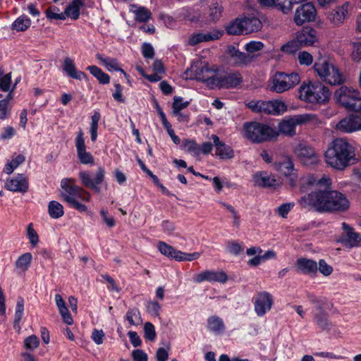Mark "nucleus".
Listing matches in <instances>:
<instances>
[{
  "label": "nucleus",
  "mask_w": 361,
  "mask_h": 361,
  "mask_svg": "<svg viewBox=\"0 0 361 361\" xmlns=\"http://www.w3.org/2000/svg\"><path fill=\"white\" fill-rule=\"evenodd\" d=\"M331 185V179L324 175L318 178L314 174L303 177L301 180V189L306 191L310 187L324 186V190L313 191L302 197L299 201L300 205L305 208L312 207L318 212H345L350 207L349 200L345 195L337 191L329 190Z\"/></svg>",
  "instance_id": "nucleus-1"
},
{
  "label": "nucleus",
  "mask_w": 361,
  "mask_h": 361,
  "mask_svg": "<svg viewBox=\"0 0 361 361\" xmlns=\"http://www.w3.org/2000/svg\"><path fill=\"white\" fill-rule=\"evenodd\" d=\"M324 157L328 166L338 171L356 162L354 147L343 138L335 139L326 151Z\"/></svg>",
  "instance_id": "nucleus-2"
},
{
  "label": "nucleus",
  "mask_w": 361,
  "mask_h": 361,
  "mask_svg": "<svg viewBox=\"0 0 361 361\" xmlns=\"http://www.w3.org/2000/svg\"><path fill=\"white\" fill-rule=\"evenodd\" d=\"M329 90L321 82H303L299 88L300 99L312 103L322 104L328 101Z\"/></svg>",
  "instance_id": "nucleus-3"
},
{
  "label": "nucleus",
  "mask_w": 361,
  "mask_h": 361,
  "mask_svg": "<svg viewBox=\"0 0 361 361\" xmlns=\"http://www.w3.org/2000/svg\"><path fill=\"white\" fill-rule=\"evenodd\" d=\"M243 127L245 137L255 143L267 142L279 135L271 126L259 122L245 123Z\"/></svg>",
  "instance_id": "nucleus-4"
},
{
  "label": "nucleus",
  "mask_w": 361,
  "mask_h": 361,
  "mask_svg": "<svg viewBox=\"0 0 361 361\" xmlns=\"http://www.w3.org/2000/svg\"><path fill=\"white\" fill-rule=\"evenodd\" d=\"M314 69L323 81L331 85H341L345 82L343 73L340 72L336 66L327 60L315 63Z\"/></svg>",
  "instance_id": "nucleus-5"
},
{
  "label": "nucleus",
  "mask_w": 361,
  "mask_h": 361,
  "mask_svg": "<svg viewBox=\"0 0 361 361\" xmlns=\"http://www.w3.org/2000/svg\"><path fill=\"white\" fill-rule=\"evenodd\" d=\"M300 77L297 73L290 74L276 72L269 80V90L271 92L281 94L285 92L299 84Z\"/></svg>",
  "instance_id": "nucleus-6"
},
{
  "label": "nucleus",
  "mask_w": 361,
  "mask_h": 361,
  "mask_svg": "<svg viewBox=\"0 0 361 361\" xmlns=\"http://www.w3.org/2000/svg\"><path fill=\"white\" fill-rule=\"evenodd\" d=\"M335 98L337 102L348 110H361V96L355 89L341 86L335 92Z\"/></svg>",
  "instance_id": "nucleus-7"
},
{
  "label": "nucleus",
  "mask_w": 361,
  "mask_h": 361,
  "mask_svg": "<svg viewBox=\"0 0 361 361\" xmlns=\"http://www.w3.org/2000/svg\"><path fill=\"white\" fill-rule=\"evenodd\" d=\"M315 118L316 116L312 114L295 115L280 122L278 128L279 131L286 135L292 136L295 134L296 126L309 123Z\"/></svg>",
  "instance_id": "nucleus-8"
},
{
  "label": "nucleus",
  "mask_w": 361,
  "mask_h": 361,
  "mask_svg": "<svg viewBox=\"0 0 361 361\" xmlns=\"http://www.w3.org/2000/svg\"><path fill=\"white\" fill-rule=\"evenodd\" d=\"M61 187L63 190L61 195L63 200L68 203L71 207L80 212L87 211V207L75 199V195L79 186L75 184L74 179L63 178L61 180Z\"/></svg>",
  "instance_id": "nucleus-9"
},
{
  "label": "nucleus",
  "mask_w": 361,
  "mask_h": 361,
  "mask_svg": "<svg viewBox=\"0 0 361 361\" xmlns=\"http://www.w3.org/2000/svg\"><path fill=\"white\" fill-rule=\"evenodd\" d=\"M191 76L197 80L205 82L210 88L214 89V82L216 74L207 64L197 62L192 64L189 70Z\"/></svg>",
  "instance_id": "nucleus-10"
},
{
  "label": "nucleus",
  "mask_w": 361,
  "mask_h": 361,
  "mask_svg": "<svg viewBox=\"0 0 361 361\" xmlns=\"http://www.w3.org/2000/svg\"><path fill=\"white\" fill-rule=\"evenodd\" d=\"M106 171L103 167H99L94 176L91 174L90 171H82L79 172V178L81 180L82 184L95 192H100L99 185L102 183L105 178Z\"/></svg>",
  "instance_id": "nucleus-11"
},
{
  "label": "nucleus",
  "mask_w": 361,
  "mask_h": 361,
  "mask_svg": "<svg viewBox=\"0 0 361 361\" xmlns=\"http://www.w3.org/2000/svg\"><path fill=\"white\" fill-rule=\"evenodd\" d=\"M294 154L303 164L307 166L314 165L319 161L314 149L304 142L298 143L295 147Z\"/></svg>",
  "instance_id": "nucleus-12"
},
{
  "label": "nucleus",
  "mask_w": 361,
  "mask_h": 361,
  "mask_svg": "<svg viewBox=\"0 0 361 361\" xmlns=\"http://www.w3.org/2000/svg\"><path fill=\"white\" fill-rule=\"evenodd\" d=\"M75 145L79 161L82 164H93L94 159L92 154L87 151L84 133L81 129H80L76 133Z\"/></svg>",
  "instance_id": "nucleus-13"
},
{
  "label": "nucleus",
  "mask_w": 361,
  "mask_h": 361,
  "mask_svg": "<svg viewBox=\"0 0 361 361\" xmlns=\"http://www.w3.org/2000/svg\"><path fill=\"white\" fill-rule=\"evenodd\" d=\"M317 11L312 3H306L300 6L295 12L293 20L297 25L315 20Z\"/></svg>",
  "instance_id": "nucleus-14"
},
{
  "label": "nucleus",
  "mask_w": 361,
  "mask_h": 361,
  "mask_svg": "<svg viewBox=\"0 0 361 361\" xmlns=\"http://www.w3.org/2000/svg\"><path fill=\"white\" fill-rule=\"evenodd\" d=\"M243 81V77L238 72L229 73L215 77L214 88H233L240 85Z\"/></svg>",
  "instance_id": "nucleus-15"
},
{
  "label": "nucleus",
  "mask_w": 361,
  "mask_h": 361,
  "mask_svg": "<svg viewBox=\"0 0 361 361\" xmlns=\"http://www.w3.org/2000/svg\"><path fill=\"white\" fill-rule=\"evenodd\" d=\"M342 228L344 231L341 236L340 242L348 247H358L361 245V235L355 232L354 229L346 223L342 224Z\"/></svg>",
  "instance_id": "nucleus-16"
},
{
  "label": "nucleus",
  "mask_w": 361,
  "mask_h": 361,
  "mask_svg": "<svg viewBox=\"0 0 361 361\" xmlns=\"http://www.w3.org/2000/svg\"><path fill=\"white\" fill-rule=\"evenodd\" d=\"M275 167L281 174L286 176L291 186L295 185L297 174L292 159L289 157H284L283 161L275 163Z\"/></svg>",
  "instance_id": "nucleus-17"
},
{
  "label": "nucleus",
  "mask_w": 361,
  "mask_h": 361,
  "mask_svg": "<svg viewBox=\"0 0 361 361\" xmlns=\"http://www.w3.org/2000/svg\"><path fill=\"white\" fill-rule=\"evenodd\" d=\"M273 305L272 295L267 292H259L255 297V310L258 315H264L269 311Z\"/></svg>",
  "instance_id": "nucleus-18"
},
{
  "label": "nucleus",
  "mask_w": 361,
  "mask_h": 361,
  "mask_svg": "<svg viewBox=\"0 0 361 361\" xmlns=\"http://www.w3.org/2000/svg\"><path fill=\"white\" fill-rule=\"evenodd\" d=\"M228 280V276L223 271H209L207 270L202 271V273L196 275L194 277V281L200 283L203 281H209V282H219L221 283H224Z\"/></svg>",
  "instance_id": "nucleus-19"
},
{
  "label": "nucleus",
  "mask_w": 361,
  "mask_h": 361,
  "mask_svg": "<svg viewBox=\"0 0 361 361\" xmlns=\"http://www.w3.org/2000/svg\"><path fill=\"white\" fill-rule=\"evenodd\" d=\"M317 40V32L311 27H304L295 36L296 42L302 47L312 46Z\"/></svg>",
  "instance_id": "nucleus-20"
},
{
  "label": "nucleus",
  "mask_w": 361,
  "mask_h": 361,
  "mask_svg": "<svg viewBox=\"0 0 361 361\" xmlns=\"http://www.w3.org/2000/svg\"><path fill=\"white\" fill-rule=\"evenodd\" d=\"M5 188L16 192H25L28 190V180L23 174L18 173L13 178L8 179Z\"/></svg>",
  "instance_id": "nucleus-21"
},
{
  "label": "nucleus",
  "mask_w": 361,
  "mask_h": 361,
  "mask_svg": "<svg viewBox=\"0 0 361 361\" xmlns=\"http://www.w3.org/2000/svg\"><path fill=\"white\" fill-rule=\"evenodd\" d=\"M212 140L216 148V156L222 159H231L234 157L233 149L229 145H226L225 142L221 141L216 135H212Z\"/></svg>",
  "instance_id": "nucleus-22"
},
{
  "label": "nucleus",
  "mask_w": 361,
  "mask_h": 361,
  "mask_svg": "<svg viewBox=\"0 0 361 361\" xmlns=\"http://www.w3.org/2000/svg\"><path fill=\"white\" fill-rule=\"evenodd\" d=\"M223 35L221 30H213L212 32L203 33L200 32L192 35L188 39L190 46H195L203 42H209L219 39Z\"/></svg>",
  "instance_id": "nucleus-23"
},
{
  "label": "nucleus",
  "mask_w": 361,
  "mask_h": 361,
  "mask_svg": "<svg viewBox=\"0 0 361 361\" xmlns=\"http://www.w3.org/2000/svg\"><path fill=\"white\" fill-rule=\"evenodd\" d=\"M296 269L303 274H315L317 272V264L313 259L300 257L296 261Z\"/></svg>",
  "instance_id": "nucleus-24"
},
{
  "label": "nucleus",
  "mask_w": 361,
  "mask_h": 361,
  "mask_svg": "<svg viewBox=\"0 0 361 361\" xmlns=\"http://www.w3.org/2000/svg\"><path fill=\"white\" fill-rule=\"evenodd\" d=\"M63 71L71 78L82 80L87 78L84 72L76 69L73 59L70 57L65 58L63 63Z\"/></svg>",
  "instance_id": "nucleus-25"
},
{
  "label": "nucleus",
  "mask_w": 361,
  "mask_h": 361,
  "mask_svg": "<svg viewBox=\"0 0 361 361\" xmlns=\"http://www.w3.org/2000/svg\"><path fill=\"white\" fill-rule=\"evenodd\" d=\"M255 183L261 187H271L276 184L274 176L265 171H259L253 176Z\"/></svg>",
  "instance_id": "nucleus-26"
},
{
  "label": "nucleus",
  "mask_w": 361,
  "mask_h": 361,
  "mask_svg": "<svg viewBox=\"0 0 361 361\" xmlns=\"http://www.w3.org/2000/svg\"><path fill=\"white\" fill-rule=\"evenodd\" d=\"M348 4H344L341 6L338 7L336 9L332 11L328 16L330 21L336 25H341L348 13Z\"/></svg>",
  "instance_id": "nucleus-27"
},
{
  "label": "nucleus",
  "mask_w": 361,
  "mask_h": 361,
  "mask_svg": "<svg viewBox=\"0 0 361 361\" xmlns=\"http://www.w3.org/2000/svg\"><path fill=\"white\" fill-rule=\"evenodd\" d=\"M32 260V255L30 252L21 255L15 263L16 272L19 274H24L30 268Z\"/></svg>",
  "instance_id": "nucleus-28"
},
{
  "label": "nucleus",
  "mask_w": 361,
  "mask_h": 361,
  "mask_svg": "<svg viewBox=\"0 0 361 361\" xmlns=\"http://www.w3.org/2000/svg\"><path fill=\"white\" fill-rule=\"evenodd\" d=\"M243 19V28L245 35L257 32L261 30L262 23L261 20L255 16H247Z\"/></svg>",
  "instance_id": "nucleus-29"
},
{
  "label": "nucleus",
  "mask_w": 361,
  "mask_h": 361,
  "mask_svg": "<svg viewBox=\"0 0 361 361\" xmlns=\"http://www.w3.org/2000/svg\"><path fill=\"white\" fill-rule=\"evenodd\" d=\"M130 11L135 15V19L138 22L145 23L151 18V12L143 6L133 4L130 7Z\"/></svg>",
  "instance_id": "nucleus-30"
},
{
  "label": "nucleus",
  "mask_w": 361,
  "mask_h": 361,
  "mask_svg": "<svg viewBox=\"0 0 361 361\" xmlns=\"http://www.w3.org/2000/svg\"><path fill=\"white\" fill-rule=\"evenodd\" d=\"M230 53L233 62L238 66L247 65L253 60L252 56L241 52L239 50H235L234 48L233 50H230Z\"/></svg>",
  "instance_id": "nucleus-31"
},
{
  "label": "nucleus",
  "mask_w": 361,
  "mask_h": 361,
  "mask_svg": "<svg viewBox=\"0 0 361 361\" xmlns=\"http://www.w3.org/2000/svg\"><path fill=\"white\" fill-rule=\"evenodd\" d=\"M84 6V3L82 1L73 0L72 3L70 4L65 9V18L69 17L73 20H77L80 16V8Z\"/></svg>",
  "instance_id": "nucleus-32"
},
{
  "label": "nucleus",
  "mask_w": 361,
  "mask_h": 361,
  "mask_svg": "<svg viewBox=\"0 0 361 361\" xmlns=\"http://www.w3.org/2000/svg\"><path fill=\"white\" fill-rule=\"evenodd\" d=\"M97 59L100 61L106 68L109 71H121L124 75L126 76V72L119 67L118 63L116 59L109 57H104L102 54H97Z\"/></svg>",
  "instance_id": "nucleus-33"
},
{
  "label": "nucleus",
  "mask_w": 361,
  "mask_h": 361,
  "mask_svg": "<svg viewBox=\"0 0 361 361\" xmlns=\"http://www.w3.org/2000/svg\"><path fill=\"white\" fill-rule=\"evenodd\" d=\"M357 124L353 123L351 115L344 118L336 124V129L343 133H352L357 130Z\"/></svg>",
  "instance_id": "nucleus-34"
},
{
  "label": "nucleus",
  "mask_w": 361,
  "mask_h": 361,
  "mask_svg": "<svg viewBox=\"0 0 361 361\" xmlns=\"http://www.w3.org/2000/svg\"><path fill=\"white\" fill-rule=\"evenodd\" d=\"M207 326L216 335L222 334L225 330L224 322L220 317H209Z\"/></svg>",
  "instance_id": "nucleus-35"
},
{
  "label": "nucleus",
  "mask_w": 361,
  "mask_h": 361,
  "mask_svg": "<svg viewBox=\"0 0 361 361\" xmlns=\"http://www.w3.org/2000/svg\"><path fill=\"white\" fill-rule=\"evenodd\" d=\"M25 161L23 154H19L13 157L11 161H8L4 169V171L7 174H11L16 169Z\"/></svg>",
  "instance_id": "nucleus-36"
},
{
  "label": "nucleus",
  "mask_w": 361,
  "mask_h": 361,
  "mask_svg": "<svg viewBox=\"0 0 361 361\" xmlns=\"http://www.w3.org/2000/svg\"><path fill=\"white\" fill-rule=\"evenodd\" d=\"M31 25V20L25 15L19 16L13 23L12 29L17 32H24Z\"/></svg>",
  "instance_id": "nucleus-37"
},
{
  "label": "nucleus",
  "mask_w": 361,
  "mask_h": 361,
  "mask_svg": "<svg viewBox=\"0 0 361 361\" xmlns=\"http://www.w3.org/2000/svg\"><path fill=\"white\" fill-rule=\"evenodd\" d=\"M90 73L95 77L101 84H109L110 77L108 74L105 73L102 70L96 66H90L87 68Z\"/></svg>",
  "instance_id": "nucleus-38"
},
{
  "label": "nucleus",
  "mask_w": 361,
  "mask_h": 361,
  "mask_svg": "<svg viewBox=\"0 0 361 361\" xmlns=\"http://www.w3.org/2000/svg\"><path fill=\"white\" fill-rule=\"evenodd\" d=\"M48 213L52 219H59L63 216V207L59 202L52 200L48 204Z\"/></svg>",
  "instance_id": "nucleus-39"
},
{
  "label": "nucleus",
  "mask_w": 361,
  "mask_h": 361,
  "mask_svg": "<svg viewBox=\"0 0 361 361\" xmlns=\"http://www.w3.org/2000/svg\"><path fill=\"white\" fill-rule=\"evenodd\" d=\"M243 27V19L237 18L226 27V31L229 35L245 34Z\"/></svg>",
  "instance_id": "nucleus-40"
},
{
  "label": "nucleus",
  "mask_w": 361,
  "mask_h": 361,
  "mask_svg": "<svg viewBox=\"0 0 361 361\" xmlns=\"http://www.w3.org/2000/svg\"><path fill=\"white\" fill-rule=\"evenodd\" d=\"M158 250L162 255L174 259L175 256L178 255L177 252H178V250L162 241L158 243Z\"/></svg>",
  "instance_id": "nucleus-41"
},
{
  "label": "nucleus",
  "mask_w": 361,
  "mask_h": 361,
  "mask_svg": "<svg viewBox=\"0 0 361 361\" xmlns=\"http://www.w3.org/2000/svg\"><path fill=\"white\" fill-rule=\"evenodd\" d=\"M287 110L286 104L280 100H272L270 102L269 114L280 115Z\"/></svg>",
  "instance_id": "nucleus-42"
},
{
  "label": "nucleus",
  "mask_w": 361,
  "mask_h": 361,
  "mask_svg": "<svg viewBox=\"0 0 361 361\" xmlns=\"http://www.w3.org/2000/svg\"><path fill=\"white\" fill-rule=\"evenodd\" d=\"M222 6L218 2L213 3L209 8V17L210 18L216 22L217 21L221 16L223 12Z\"/></svg>",
  "instance_id": "nucleus-43"
},
{
  "label": "nucleus",
  "mask_w": 361,
  "mask_h": 361,
  "mask_svg": "<svg viewBox=\"0 0 361 361\" xmlns=\"http://www.w3.org/2000/svg\"><path fill=\"white\" fill-rule=\"evenodd\" d=\"M11 73L4 74L0 70V89L4 92H8L11 90Z\"/></svg>",
  "instance_id": "nucleus-44"
},
{
  "label": "nucleus",
  "mask_w": 361,
  "mask_h": 361,
  "mask_svg": "<svg viewBox=\"0 0 361 361\" xmlns=\"http://www.w3.org/2000/svg\"><path fill=\"white\" fill-rule=\"evenodd\" d=\"M178 255L175 256V259L178 262L182 261H188L191 262L195 259H197L200 258L201 254L200 252H195L192 253H185L182 251L178 250L177 252Z\"/></svg>",
  "instance_id": "nucleus-45"
},
{
  "label": "nucleus",
  "mask_w": 361,
  "mask_h": 361,
  "mask_svg": "<svg viewBox=\"0 0 361 361\" xmlns=\"http://www.w3.org/2000/svg\"><path fill=\"white\" fill-rule=\"evenodd\" d=\"M39 345V339L35 335L27 337L24 341V347L27 350L33 351Z\"/></svg>",
  "instance_id": "nucleus-46"
},
{
  "label": "nucleus",
  "mask_w": 361,
  "mask_h": 361,
  "mask_svg": "<svg viewBox=\"0 0 361 361\" xmlns=\"http://www.w3.org/2000/svg\"><path fill=\"white\" fill-rule=\"evenodd\" d=\"M46 16L50 20H65V14L59 13V8L54 6L46 10Z\"/></svg>",
  "instance_id": "nucleus-47"
},
{
  "label": "nucleus",
  "mask_w": 361,
  "mask_h": 361,
  "mask_svg": "<svg viewBox=\"0 0 361 361\" xmlns=\"http://www.w3.org/2000/svg\"><path fill=\"white\" fill-rule=\"evenodd\" d=\"M144 337L150 341H154L157 337L155 328L150 322H146L144 325Z\"/></svg>",
  "instance_id": "nucleus-48"
},
{
  "label": "nucleus",
  "mask_w": 361,
  "mask_h": 361,
  "mask_svg": "<svg viewBox=\"0 0 361 361\" xmlns=\"http://www.w3.org/2000/svg\"><path fill=\"white\" fill-rule=\"evenodd\" d=\"M226 251L237 256L241 253L243 247L238 242L229 240L226 243Z\"/></svg>",
  "instance_id": "nucleus-49"
},
{
  "label": "nucleus",
  "mask_w": 361,
  "mask_h": 361,
  "mask_svg": "<svg viewBox=\"0 0 361 361\" xmlns=\"http://www.w3.org/2000/svg\"><path fill=\"white\" fill-rule=\"evenodd\" d=\"M190 104V102H183V98L180 97H174L173 102L172 104V112L178 113L183 109H185Z\"/></svg>",
  "instance_id": "nucleus-50"
},
{
  "label": "nucleus",
  "mask_w": 361,
  "mask_h": 361,
  "mask_svg": "<svg viewBox=\"0 0 361 361\" xmlns=\"http://www.w3.org/2000/svg\"><path fill=\"white\" fill-rule=\"evenodd\" d=\"M55 302L61 316H70V312L66 307V302L61 295L56 294L55 295Z\"/></svg>",
  "instance_id": "nucleus-51"
},
{
  "label": "nucleus",
  "mask_w": 361,
  "mask_h": 361,
  "mask_svg": "<svg viewBox=\"0 0 361 361\" xmlns=\"http://www.w3.org/2000/svg\"><path fill=\"white\" fill-rule=\"evenodd\" d=\"M12 99L11 94H8L7 98L0 100V119L4 120L8 116V106L9 101Z\"/></svg>",
  "instance_id": "nucleus-52"
},
{
  "label": "nucleus",
  "mask_w": 361,
  "mask_h": 361,
  "mask_svg": "<svg viewBox=\"0 0 361 361\" xmlns=\"http://www.w3.org/2000/svg\"><path fill=\"white\" fill-rule=\"evenodd\" d=\"M317 270L325 276L331 275L333 272V267L328 264L324 259H319L317 264Z\"/></svg>",
  "instance_id": "nucleus-53"
},
{
  "label": "nucleus",
  "mask_w": 361,
  "mask_h": 361,
  "mask_svg": "<svg viewBox=\"0 0 361 361\" xmlns=\"http://www.w3.org/2000/svg\"><path fill=\"white\" fill-rule=\"evenodd\" d=\"M298 60L300 65L310 66L313 62V57L309 52L303 51L299 52Z\"/></svg>",
  "instance_id": "nucleus-54"
},
{
  "label": "nucleus",
  "mask_w": 361,
  "mask_h": 361,
  "mask_svg": "<svg viewBox=\"0 0 361 361\" xmlns=\"http://www.w3.org/2000/svg\"><path fill=\"white\" fill-rule=\"evenodd\" d=\"M142 54L146 59H152L154 56V49L151 44L145 42L142 45Z\"/></svg>",
  "instance_id": "nucleus-55"
},
{
  "label": "nucleus",
  "mask_w": 361,
  "mask_h": 361,
  "mask_svg": "<svg viewBox=\"0 0 361 361\" xmlns=\"http://www.w3.org/2000/svg\"><path fill=\"white\" fill-rule=\"evenodd\" d=\"M314 322L322 330H329L331 326L328 317H315Z\"/></svg>",
  "instance_id": "nucleus-56"
},
{
  "label": "nucleus",
  "mask_w": 361,
  "mask_h": 361,
  "mask_svg": "<svg viewBox=\"0 0 361 361\" xmlns=\"http://www.w3.org/2000/svg\"><path fill=\"white\" fill-rule=\"evenodd\" d=\"M264 47L261 42L251 41L245 45V49L249 53H254L261 50Z\"/></svg>",
  "instance_id": "nucleus-57"
},
{
  "label": "nucleus",
  "mask_w": 361,
  "mask_h": 361,
  "mask_svg": "<svg viewBox=\"0 0 361 361\" xmlns=\"http://www.w3.org/2000/svg\"><path fill=\"white\" fill-rule=\"evenodd\" d=\"M27 235V238L30 240V243L33 246H35L39 241V238H38V235H37V232L32 228V224L28 225Z\"/></svg>",
  "instance_id": "nucleus-58"
},
{
  "label": "nucleus",
  "mask_w": 361,
  "mask_h": 361,
  "mask_svg": "<svg viewBox=\"0 0 361 361\" xmlns=\"http://www.w3.org/2000/svg\"><path fill=\"white\" fill-rule=\"evenodd\" d=\"M132 357L133 361H147V354L141 349H136L132 351Z\"/></svg>",
  "instance_id": "nucleus-59"
},
{
  "label": "nucleus",
  "mask_w": 361,
  "mask_h": 361,
  "mask_svg": "<svg viewBox=\"0 0 361 361\" xmlns=\"http://www.w3.org/2000/svg\"><path fill=\"white\" fill-rule=\"evenodd\" d=\"M293 206L294 203L282 204L278 207L277 212L281 216L286 218Z\"/></svg>",
  "instance_id": "nucleus-60"
},
{
  "label": "nucleus",
  "mask_w": 361,
  "mask_h": 361,
  "mask_svg": "<svg viewBox=\"0 0 361 361\" xmlns=\"http://www.w3.org/2000/svg\"><path fill=\"white\" fill-rule=\"evenodd\" d=\"M91 195L89 192L86 191L82 188L79 187L75 195V199H80L84 202H89L90 200Z\"/></svg>",
  "instance_id": "nucleus-61"
},
{
  "label": "nucleus",
  "mask_w": 361,
  "mask_h": 361,
  "mask_svg": "<svg viewBox=\"0 0 361 361\" xmlns=\"http://www.w3.org/2000/svg\"><path fill=\"white\" fill-rule=\"evenodd\" d=\"M114 87L115 92L113 93L112 97L118 102H124L125 99L122 94L123 87L118 83H115Z\"/></svg>",
  "instance_id": "nucleus-62"
},
{
  "label": "nucleus",
  "mask_w": 361,
  "mask_h": 361,
  "mask_svg": "<svg viewBox=\"0 0 361 361\" xmlns=\"http://www.w3.org/2000/svg\"><path fill=\"white\" fill-rule=\"evenodd\" d=\"M184 146L188 152H193L196 155L199 154V149L197 146V143L194 140H185L184 141Z\"/></svg>",
  "instance_id": "nucleus-63"
},
{
  "label": "nucleus",
  "mask_w": 361,
  "mask_h": 361,
  "mask_svg": "<svg viewBox=\"0 0 361 361\" xmlns=\"http://www.w3.org/2000/svg\"><path fill=\"white\" fill-rule=\"evenodd\" d=\"M352 57L355 61H361V44L354 43Z\"/></svg>",
  "instance_id": "nucleus-64"
}]
</instances>
